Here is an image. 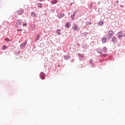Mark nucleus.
<instances>
[{"mask_svg": "<svg viewBox=\"0 0 125 125\" xmlns=\"http://www.w3.org/2000/svg\"><path fill=\"white\" fill-rule=\"evenodd\" d=\"M118 39H122L123 37H125V33H123L122 31L119 32L118 33Z\"/></svg>", "mask_w": 125, "mask_h": 125, "instance_id": "1", "label": "nucleus"}, {"mask_svg": "<svg viewBox=\"0 0 125 125\" xmlns=\"http://www.w3.org/2000/svg\"><path fill=\"white\" fill-rule=\"evenodd\" d=\"M112 36H114L113 31H109L108 34H107V39H110V38H112Z\"/></svg>", "mask_w": 125, "mask_h": 125, "instance_id": "2", "label": "nucleus"}, {"mask_svg": "<svg viewBox=\"0 0 125 125\" xmlns=\"http://www.w3.org/2000/svg\"><path fill=\"white\" fill-rule=\"evenodd\" d=\"M73 29L74 31H78L79 30V26L77 24H75L74 27H73Z\"/></svg>", "mask_w": 125, "mask_h": 125, "instance_id": "3", "label": "nucleus"}, {"mask_svg": "<svg viewBox=\"0 0 125 125\" xmlns=\"http://www.w3.org/2000/svg\"><path fill=\"white\" fill-rule=\"evenodd\" d=\"M40 77L42 80H44V79H45V75H44V73H41Z\"/></svg>", "mask_w": 125, "mask_h": 125, "instance_id": "4", "label": "nucleus"}, {"mask_svg": "<svg viewBox=\"0 0 125 125\" xmlns=\"http://www.w3.org/2000/svg\"><path fill=\"white\" fill-rule=\"evenodd\" d=\"M18 13L19 15H21V14H23L24 13V10L20 9L18 11Z\"/></svg>", "mask_w": 125, "mask_h": 125, "instance_id": "5", "label": "nucleus"}, {"mask_svg": "<svg viewBox=\"0 0 125 125\" xmlns=\"http://www.w3.org/2000/svg\"><path fill=\"white\" fill-rule=\"evenodd\" d=\"M22 23H23V21L22 20H19L17 21V24L19 26V25L22 24Z\"/></svg>", "mask_w": 125, "mask_h": 125, "instance_id": "6", "label": "nucleus"}, {"mask_svg": "<svg viewBox=\"0 0 125 125\" xmlns=\"http://www.w3.org/2000/svg\"><path fill=\"white\" fill-rule=\"evenodd\" d=\"M26 44H27V42H25L24 43H21V48H24V47H25V46H26Z\"/></svg>", "mask_w": 125, "mask_h": 125, "instance_id": "7", "label": "nucleus"}, {"mask_svg": "<svg viewBox=\"0 0 125 125\" xmlns=\"http://www.w3.org/2000/svg\"><path fill=\"white\" fill-rule=\"evenodd\" d=\"M64 16H65V14H60L58 16V18L60 19H62V18H63V17H64Z\"/></svg>", "mask_w": 125, "mask_h": 125, "instance_id": "8", "label": "nucleus"}, {"mask_svg": "<svg viewBox=\"0 0 125 125\" xmlns=\"http://www.w3.org/2000/svg\"><path fill=\"white\" fill-rule=\"evenodd\" d=\"M70 26H71V23H70V22H67L65 25V27L66 28H69Z\"/></svg>", "mask_w": 125, "mask_h": 125, "instance_id": "9", "label": "nucleus"}, {"mask_svg": "<svg viewBox=\"0 0 125 125\" xmlns=\"http://www.w3.org/2000/svg\"><path fill=\"white\" fill-rule=\"evenodd\" d=\"M116 41H117V39H116V37L115 36L113 37L112 38V42H116Z\"/></svg>", "mask_w": 125, "mask_h": 125, "instance_id": "10", "label": "nucleus"}, {"mask_svg": "<svg viewBox=\"0 0 125 125\" xmlns=\"http://www.w3.org/2000/svg\"><path fill=\"white\" fill-rule=\"evenodd\" d=\"M56 33L58 34V35L59 36L61 34V31L60 29H58L57 30Z\"/></svg>", "mask_w": 125, "mask_h": 125, "instance_id": "11", "label": "nucleus"}, {"mask_svg": "<svg viewBox=\"0 0 125 125\" xmlns=\"http://www.w3.org/2000/svg\"><path fill=\"white\" fill-rule=\"evenodd\" d=\"M97 52H98V53H103V50H102V49L99 48L97 50Z\"/></svg>", "mask_w": 125, "mask_h": 125, "instance_id": "12", "label": "nucleus"}, {"mask_svg": "<svg viewBox=\"0 0 125 125\" xmlns=\"http://www.w3.org/2000/svg\"><path fill=\"white\" fill-rule=\"evenodd\" d=\"M57 2H58V1H57V0H54L52 1L51 3L52 4H55V3H57Z\"/></svg>", "mask_w": 125, "mask_h": 125, "instance_id": "13", "label": "nucleus"}, {"mask_svg": "<svg viewBox=\"0 0 125 125\" xmlns=\"http://www.w3.org/2000/svg\"><path fill=\"white\" fill-rule=\"evenodd\" d=\"M102 42H107V39L106 38V37H104L102 39Z\"/></svg>", "mask_w": 125, "mask_h": 125, "instance_id": "14", "label": "nucleus"}, {"mask_svg": "<svg viewBox=\"0 0 125 125\" xmlns=\"http://www.w3.org/2000/svg\"><path fill=\"white\" fill-rule=\"evenodd\" d=\"M40 37H41V35H38L36 38L35 41H39V39H40Z\"/></svg>", "mask_w": 125, "mask_h": 125, "instance_id": "15", "label": "nucleus"}, {"mask_svg": "<svg viewBox=\"0 0 125 125\" xmlns=\"http://www.w3.org/2000/svg\"><path fill=\"white\" fill-rule=\"evenodd\" d=\"M103 24H104V22H103V21H101L99 22L100 26H103Z\"/></svg>", "mask_w": 125, "mask_h": 125, "instance_id": "16", "label": "nucleus"}, {"mask_svg": "<svg viewBox=\"0 0 125 125\" xmlns=\"http://www.w3.org/2000/svg\"><path fill=\"white\" fill-rule=\"evenodd\" d=\"M6 48H7V46H6V45H4L2 47V49L3 50H5Z\"/></svg>", "mask_w": 125, "mask_h": 125, "instance_id": "17", "label": "nucleus"}, {"mask_svg": "<svg viewBox=\"0 0 125 125\" xmlns=\"http://www.w3.org/2000/svg\"><path fill=\"white\" fill-rule=\"evenodd\" d=\"M103 50H104V52H107V48L106 47H104L103 48Z\"/></svg>", "mask_w": 125, "mask_h": 125, "instance_id": "18", "label": "nucleus"}, {"mask_svg": "<svg viewBox=\"0 0 125 125\" xmlns=\"http://www.w3.org/2000/svg\"><path fill=\"white\" fill-rule=\"evenodd\" d=\"M70 56L69 55H67L64 57V59L66 60V59H68V58H70Z\"/></svg>", "mask_w": 125, "mask_h": 125, "instance_id": "19", "label": "nucleus"}, {"mask_svg": "<svg viewBox=\"0 0 125 125\" xmlns=\"http://www.w3.org/2000/svg\"><path fill=\"white\" fill-rule=\"evenodd\" d=\"M5 41H6V42H10V40L8 38H5Z\"/></svg>", "mask_w": 125, "mask_h": 125, "instance_id": "20", "label": "nucleus"}, {"mask_svg": "<svg viewBox=\"0 0 125 125\" xmlns=\"http://www.w3.org/2000/svg\"><path fill=\"white\" fill-rule=\"evenodd\" d=\"M35 15V13H34V12H32L31 16H32V17H34Z\"/></svg>", "mask_w": 125, "mask_h": 125, "instance_id": "21", "label": "nucleus"}, {"mask_svg": "<svg viewBox=\"0 0 125 125\" xmlns=\"http://www.w3.org/2000/svg\"><path fill=\"white\" fill-rule=\"evenodd\" d=\"M108 55V54H103L102 55V56H104V57H105V56H107Z\"/></svg>", "mask_w": 125, "mask_h": 125, "instance_id": "22", "label": "nucleus"}, {"mask_svg": "<svg viewBox=\"0 0 125 125\" xmlns=\"http://www.w3.org/2000/svg\"><path fill=\"white\" fill-rule=\"evenodd\" d=\"M74 17H75V14L71 16V18L73 20H74Z\"/></svg>", "mask_w": 125, "mask_h": 125, "instance_id": "23", "label": "nucleus"}, {"mask_svg": "<svg viewBox=\"0 0 125 125\" xmlns=\"http://www.w3.org/2000/svg\"><path fill=\"white\" fill-rule=\"evenodd\" d=\"M38 7H42V3L38 4Z\"/></svg>", "mask_w": 125, "mask_h": 125, "instance_id": "24", "label": "nucleus"}, {"mask_svg": "<svg viewBox=\"0 0 125 125\" xmlns=\"http://www.w3.org/2000/svg\"><path fill=\"white\" fill-rule=\"evenodd\" d=\"M24 26H27V23H23V26L24 27Z\"/></svg>", "mask_w": 125, "mask_h": 125, "instance_id": "25", "label": "nucleus"}, {"mask_svg": "<svg viewBox=\"0 0 125 125\" xmlns=\"http://www.w3.org/2000/svg\"><path fill=\"white\" fill-rule=\"evenodd\" d=\"M116 3H119V1H116Z\"/></svg>", "mask_w": 125, "mask_h": 125, "instance_id": "26", "label": "nucleus"}, {"mask_svg": "<svg viewBox=\"0 0 125 125\" xmlns=\"http://www.w3.org/2000/svg\"><path fill=\"white\" fill-rule=\"evenodd\" d=\"M91 62H92V61L91 60V61H90V63H91Z\"/></svg>", "mask_w": 125, "mask_h": 125, "instance_id": "27", "label": "nucleus"}, {"mask_svg": "<svg viewBox=\"0 0 125 125\" xmlns=\"http://www.w3.org/2000/svg\"><path fill=\"white\" fill-rule=\"evenodd\" d=\"M43 0H40V1H42Z\"/></svg>", "mask_w": 125, "mask_h": 125, "instance_id": "28", "label": "nucleus"}]
</instances>
